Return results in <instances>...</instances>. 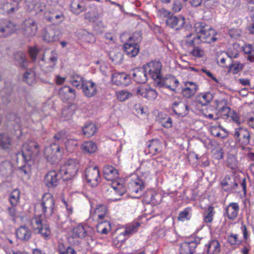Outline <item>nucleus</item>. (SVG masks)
Segmentation results:
<instances>
[{
	"label": "nucleus",
	"mask_w": 254,
	"mask_h": 254,
	"mask_svg": "<svg viewBox=\"0 0 254 254\" xmlns=\"http://www.w3.org/2000/svg\"><path fill=\"white\" fill-rule=\"evenodd\" d=\"M103 175L106 180L112 182V187L117 193L120 195H123L126 191L124 185L116 180L118 177V170L110 165L105 166L103 168Z\"/></svg>",
	"instance_id": "f257e3e1"
},
{
	"label": "nucleus",
	"mask_w": 254,
	"mask_h": 254,
	"mask_svg": "<svg viewBox=\"0 0 254 254\" xmlns=\"http://www.w3.org/2000/svg\"><path fill=\"white\" fill-rule=\"evenodd\" d=\"M194 31L199 35L200 42L210 43L216 40L215 30L202 22H197L193 26Z\"/></svg>",
	"instance_id": "f03ea898"
},
{
	"label": "nucleus",
	"mask_w": 254,
	"mask_h": 254,
	"mask_svg": "<svg viewBox=\"0 0 254 254\" xmlns=\"http://www.w3.org/2000/svg\"><path fill=\"white\" fill-rule=\"evenodd\" d=\"M39 153V146L36 142L33 141H28L25 142L22 148V152L17 153L18 158L21 157L22 159L26 162L33 159Z\"/></svg>",
	"instance_id": "7ed1b4c3"
},
{
	"label": "nucleus",
	"mask_w": 254,
	"mask_h": 254,
	"mask_svg": "<svg viewBox=\"0 0 254 254\" xmlns=\"http://www.w3.org/2000/svg\"><path fill=\"white\" fill-rule=\"evenodd\" d=\"M30 224L32 227L37 231L38 233L41 234L45 238L50 235L51 231L49 225L43 219L42 215H36L30 221Z\"/></svg>",
	"instance_id": "20e7f679"
},
{
	"label": "nucleus",
	"mask_w": 254,
	"mask_h": 254,
	"mask_svg": "<svg viewBox=\"0 0 254 254\" xmlns=\"http://www.w3.org/2000/svg\"><path fill=\"white\" fill-rule=\"evenodd\" d=\"M139 226V224L136 223L126 228L119 229L118 235L114 240V244L119 247H121L131 234L137 231Z\"/></svg>",
	"instance_id": "39448f33"
},
{
	"label": "nucleus",
	"mask_w": 254,
	"mask_h": 254,
	"mask_svg": "<svg viewBox=\"0 0 254 254\" xmlns=\"http://www.w3.org/2000/svg\"><path fill=\"white\" fill-rule=\"evenodd\" d=\"M147 76L150 77L154 81H157L158 85L161 84V70L162 65L161 63L156 61H151L144 65Z\"/></svg>",
	"instance_id": "423d86ee"
},
{
	"label": "nucleus",
	"mask_w": 254,
	"mask_h": 254,
	"mask_svg": "<svg viewBox=\"0 0 254 254\" xmlns=\"http://www.w3.org/2000/svg\"><path fill=\"white\" fill-rule=\"evenodd\" d=\"M78 170V163L75 159H69L59 170L60 173L64 179H70L74 176Z\"/></svg>",
	"instance_id": "0eeeda50"
},
{
	"label": "nucleus",
	"mask_w": 254,
	"mask_h": 254,
	"mask_svg": "<svg viewBox=\"0 0 254 254\" xmlns=\"http://www.w3.org/2000/svg\"><path fill=\"white\" fill-rule=\"evenodd\" d=\"M233 136L235 141L243 148H244L250 143V132L246 127H239L236 128Z\"/></svg>",
	"instance_id": "6e6552de"
},
{
	"label": "nucleus",
	"mask_w": 254,
	"mask_h": 254,
	"mask_svg": "<svg viewBox=\"0 0 254 254\" xmlns=\"http://www.w3.org/2000/svg\"><path fill=\"white\" fill-rule=\"evenodd\" d=\"M61 155V147L56 143H53L45 147L44 155L47 161L52 164L56 163Z\"/></svg>",
	"instance_id": "1a4fd4ad"
},
{
	"label": "nucleus",
	"mask_w": 254,
	"mask_h": 254,
	"mask_svg": "<svg viewBox=\"0 0 254 254\" xmlns=\"http://www.w3.org/2000/svg\"><path fill=\"white\" fill-rule=\"evenodd\" d=\"M130 177L128 183L129 189L131 193L138 194L135 197H139L143 194L142 189L144 187L143 179L137 174H132Z\"/></svg>",
	"instance_id": "9d476101"
},
{
	"label": "nucleus",
	"mask_w": 254,
	"mask_h": 254,
	"mask_svg": "<svg viewBox=\"0 0 254 254\" xmlns=\"http://www.w3.org/2000/svg\"><path fill=\"white\" fill-rule=\"evenodd\" d=\"M87 183L92 187H96L100 182V172L97 166H90L85 171Z\"/></svg>",
	"instance_id": "9b49d317"
},
{
	"label": "nucleus",
	"mask_w": 254,
	"mask_h": 254,
	"mask_svg": "<svg viewBox=\"0 0 254 254\" xmlns=\"http://www.w3.org/2000/svg\"><path fill=\"white\" fill-rule=\"evenodd\" d=\"M40 205L45 216L50 217L52 214L54 208V200L52 194L45 193L43 196Z\"/></svg>",
	"instance_id": "f8f14e48"
},
{
	"label": "nucleus",
	"mask_w": 254,
	"mask_h": 254,
	"mask_svg": "<svg viewBox=\"0 0 254 254\" xmlns=\"http://www.w3.org/2000/svg\"><path fill=\"white\" fill-rule=\"evenodd\" d=\"M54 138L56 141H64L65 148L69 152H71L75 150L78 144L76 140L68 138L67 135L65 134L64 131L59 132L54 135Z\"/></svg>",
	"instance_id": "ddd939ff"
},
{
	"label": "nucleus",
	"mask_w": 254,
	"mask_h": 254,
	"mask_svg": "<svg viewBox=\"0 0 254 254\" xmlns=\"http://www.w3.org/2000/svg\"><path fill=\"white\" fill-rule=\"evenodd\" d=\"M42 60L45 62L44 65V70L46 71H51L57 62V54L54 50L46 51Z\"/></svg>",
	"instance_id": "4468645a"
},
{
	"label": "nucleus",
	"mask_w": 254,
	"mask_h": 254,
	"mask_svg": "<svg viewBox=\"0 0 254 254\" xmlns=\"http://www.w3.org/2000/svg\"><path fill=\"white\" fill-rule=\"evenodd\" d=\"M215 107L217 109V114L219 117L223 119L229 118L232 112L230 108L227 107V101L225 99H216L214 101Z\"/></svg>",
	"instance_id": "2eb2a0df"
},
{
	"label": "nucleus",
	"mask_w": 254,
	"mask_h": 254,
	"mask_svg": "<svg viewBox=\"0 0 254 254\" xmlns=\"http://www.w3.org/2000/svg\"><path fill=\"white\" fill-rule=\"evenodd\" d=\"M37 30V26L32 19L26 20L21 26L22 34L26 37L34 35Z\"/></svg>",
	"instance_id": "dca6fc26"
},
{
	"label": "nucleus",
	"mask_w": 254,
	"mask_h": 254,
	"mask_svg": "<svg viewBox=\"0 0 254 254\" xmlns=\"http://www.w3.org/2000/svg\"><path fill=\"white\" fill-rule=\"evenodd\" d=\"M185 23V18L182 16H175L172 14L168 19H166V23L169 27L175 30L180 29Z\"/></svg>",
	"instance_id": "f3484780"
},
{
	"label": "nucleus",
	"mask_w": 254,
	"mask_h": 254,
	"mask_svg": "<svg viewBox=\"0 0 254 254\" xmlns=\"http://www.w3.org/2000/svg\"><path fill=\"white\" fill-rule=\"evenodd\" d=\"M17 30V26L14 23L3 20L0 23V36H7Z\"/></svg>",
	"instance_id": "a211bd4d"
},
{
	"label": "nucleus",
	"mask_w": 254,
	"mask_h": 254,
	"mask_svg": "<svg viewBox=\"0 0 254 254\" xmlns=\"http://www.w3.org/2000/svg\"><path fill=\"white\" fill-rule=\"evenodd\" d=\"M59 32L52 27L45 28L42 34L43 39L47 43H52L59 39Z\"/></svg>",
	"instance_id": "6ab92c4d"
},
{
	"label": "nucleus",
	"mask_w": 254,
	"mask_h": 254,
	"mask_svg": "<svg viewBox=\"0 0 254 254\" xmlns=\"http://www.w3.org/2000/svg\"><path fill=\"white\" fill-rule=\"evenodd\" d=\"M90 230V228L88 226L80 224L73 228L72 234L74 237L83 239L89 236Z\"/></svg>",
	"instance_id": "aec40b11"
},
{
	"label": "nucleus",
	"mask_w": 254,
	"mask_h": 254,
	"mask_svg": "<svg viewBox=\"0 0 254 254\" xmlns=\"http://www.w3.org/2000/svg\"><path fill=\"white\" fill-rule=\"evenodd\" d=\"M196 246V243L193 241L181 243L179 245V254H192Z\"/></svg>",
	"instance_id": "412c9836"
},
{
	"label": "nucleus",
	"mask_w": 254,
	"mask_h": 254,
	"mask_svg": "<svg viewBox=\"0 0 254 254\" xmlns=\"http://www.w3.org/2000/svg\"><path fill=\"white\" fill-rule=\"evenodd\" d=\"M240 210L239 205L237 202H231L225 208V213L230 220H234L238 216Z\"/></svg>",
	"instance_id": "4be33fe9"
},
{
	"label": "nucleus",
	"mask_w": 254,
	"mask_h": 254,
	"mask_svg": "<svg viewBox=\"0 0 254 254\" xmlns=\"http://www.w3.org/2000/svg\"><path fill=\"white\" fill-rule=\"evenodd\" d=\"M22 0H6L4 3H0V8L9 13L18 9L19 2Z\"/></svg>",
	"instance_id": "5701e85b"
},
{
	"label": "nucleus",
	"mask_w": 254,
	"mask_h": 254,
	"mask_svg": "<svg viewBox=\"0 0 254 254\" xmlns=\"http://www.w3.org/2000/svg\"><path fill=\"white\" fill-rule=\"evenodd\" d=\"M81 89L85 94L89 95H95L99 93V87L91 80H86Z\"/></svg>",
	"instance_id": "b1692460"
},
{
	"label": "nucleus",
	"mask_w": 254,
	"mask_h": 254,
	"mask_svg": "<svg viewBox=\"0 0 254 254\" xmlns=\"http://www.w3.org/2000/svg\"><path fill=\"white\" fill-rule=\"evenodd\" d=\"M112 81L117 85H127L130 82L129 76L125 73H115L113 74Z\"/></svg>",
	"instance_id": "393cba45"
},
{
	"label": "nucleus",
	"mask_w": 254,
	"mask_h": 254,
	"mask_svg": "<svg viewBox=\"0 0 254 254\" xmlns=\"http://www.w3.org/2000/svg\"><path fill=\"white\" fill-rule=\"evenodd\" d=\"M67 79L73 86L80 89L82 88L86 81L82 76L75 72H72L67 76Z\"/></svg>",
	"instance_id": "a878e982"
},
{
	"label": "nucleus",
	"mask_w": 254,
	"mask_h": 254,
	"mask_svg": "<svg viewBox=\"0 0 254 254\" xmlns=\"http://www.w3.org/2000/svg\"><path fill=\"white\" fill-rule=\"evenodd\" d=\"M172 108L174 113L179 117H184L188 113V106L182 102L175 101L173 103Z\"/></svg>",
	"instance_id": "bb28decb"
},
{
	"label": "nucleus",
	"mask_w": 254,
	"mask_h": 254,
	"mask_svg": "<svg viewBox=\"0 0 254 254\" xmlns=\"http://www.w3.org/2000/svg\"><path fill=\"white\" fill-rule=\"evenodd\" d=\"M58 173L55 171H49L46 175L44 182L49 188L54 187L58 184Z\"/></svg>",
	"instance_id": "cd10ccee"
},
{
	"label": "nucleus",
	"mask_w": 254,
	"mask_h": 254,
	"mask_svg": "<svg viewBox=\"0 0 254 254\" xmlns=\"http://www.w3.org/2000/svg\"><path fill=\"white\" fill-rule=\"evenodd\" d=\"M16 235L20 240L27 241L31 237L32 232L28 227L21 226L16 230Z\"/></svg>",
	"instance_id": "c85d7f7f"
},
{
	"label": "nucleus",
	"mask_w": 254,
	"mask_h": 254,
	"mask_svg": "<svg viewBox=\"0 0 254 254\" xmlns=\"http://www.w3.org/2000/svg\"><path fill=\"white\" fill-rule=\"evenodd\" d=\"M144 67L136 68L133 70L132 76L134 80L138 83H145L148 78Z\"/></svg>",
	"instance_id": "c756f323"
},
{
	"label": "nucleus",
	"mask_w": 254,
	"mask_h": 254,
	"mask_svg": "<svg viewBox=\"0 0 254 254\" xmlns=\"http://www.w3.org/2000/svg\"><path fill=\"white\" fill-rule=\"evenodd\" d=\"M184 41L185 44L188 46H193L201 43L198 34L194 31L193 29V32L186 35Z\"/></svg>",
	"instance_id": "7c9ffc66"
},
{
	"label": "nucleus",
	"mask_w": 254,
	"mask_h": 254,
	"mask_svg": "<svg viewBox=\"0 0 254 254\" xmlns=\"http://www.w3.org/2000/svg\"><path fill=\"white\" fill-rule=\"evenodd\" d=\"M12 144V140L8 133H0V149L8 150Z\"/></svg>",
	"instance_id": "2f4dec72"
},
{
	"label": "nucleus",
	"mask_w": 254,
	"mask_h": 254,
	"mask_svg": "<svg viewBox=\"0 0 254 254\" xmlns=\"http://www.w3.org/2000/svg\"><path fill=\"white\" fill-rule=\"evenodd\" d=\"M124 48L125 53L130 57L136 56L139 52V46L136 43L128 41L124 44Z\"/></svg>",
	"instance_id": "473e14b6"
},
{
	"label": "nucleus",
	"mask_w": 254,
	"mask_h": 254,
	"mask_svg": "<svg viewBox=\"0 0 254 254\" xmlns=\"http://www.w3.org/2000/svg\"><path fill=\"white\" fill-rule=\"evenodd\" d=\"M210 131L212 135L221 138H224L228 136L226 130L220 125L211 126Z\"/></svg>",
	"instance_id": "72a5a7b5"
},
{
	"label": "nucleus",
	"mask_w": 254,
	"mask_h": 254,
	"mask_svg": "<svg viewBox=\"0 0 254 254\" xmlns=\"http://www.w3.org/2000/svg\"><path fill=\"white\" fill-rule=\"evenodd\" d=\"M205 247L208 254H218L221 250L220 243L216 240L209 241Z\"/></svg>",
	"instance_id": "f704fd0d"
},
{
	"label": "nucleus",
	"mask_w": 254,
	"mask_h": 254,
	"mask_svg": "<svg viewBox=\"0 0 254 254\" xmlns=\"http://www.w3.org/2000/svg\"><path fill=\"white\" fill-rule=\"evenodd\" d=\"M82 130L84 135L87 137H90L96 133L97 127L95 124L88 123L82 127Z\"/></svg>",
	"instance_id": "c9c22d12"
},
{
	"label": "nucleus",
	"mask_w": 254,
	"mask_h": 254,
	"mask_svg": "<svg viewBox=\"0 0 254 254\" xmlns=\"http://www.w3.org/2000/svg\"><path fill=\"white\" fill-rule=\"evenodd\" d=\"M149 152L152 155H155L161 152V142L157 139H153L148 145Z\"/></svg>",
	"instance_id": "e433bc0d"
},
{
	"label": "nucleus",
	"mask_w": 254,
	"mask_h": 254,
	"mask_svg": "<svg viewBox=\"0 0 254 254\" xmlns=\"http://www.w3.org/2000/svg\"><path fill=\"white\" fill-rule=\"evenodd\" d=\"M12 166L8 161H4L0 164V175L6 178L12 174Z\"/></svg>",
	"instance_id": "4c0bfd02"
},
{
	"label": "nucleus",
	"mask_w": 254,
	"mask_h": 254,
	"mask_svg": "<svg viewBox=\"0 0 254 254\" xmlns=\"http://www.w3.org/2000/svg\"><path fill=\"white\" fill-rule=\"evenodd\" d=\"M81 149L85 153L91 154L97 151V146L92 141H85L82 144Z\"/></svg>",
	"instance_id": "58836bf2"
},
{
	"label": "nucleus",
	"mask_w": 254,
	"mask_h": 254,
	"mask_svg": "<svg viewBox=\"0 0 254 254\" xmlns=\"http://www.w3.org/2000/svg\"><path fill=\"white\" fill-rule=\"evenodd\" d=\"M109 57L112 61L116 64H121L123 60V55L121 50L118 48L110 51Z\"/></svg>",
	"instance_id": "ea45409f"
},
{
	"label": "nucleus",
	"mask_w": 254,
	"mask_h": 254,
	"mask_svg": "<svg viewBox=\"0 0 254 254\" xmlns=\"http://www.w3.org/2000/svg\"><path fill=\"white\" fill-rule=\"evenodd\" d=\"M107 209L105 205H101L97 207L93 214L94 219L97 220H102L107 215Z\"/></svg>",
	"instance_id": "a19ab883"
},
{
	"label": "nucleus",
	"mask_w": 254,
	"mask_h": 254,
	"mask_svg": "<svg viewBox=\"0 0 254 254\" xmlns=\"http://www.w3.org/2000/svg\"><path fill=\"white\" fill-rule=\"evenodd\" d=\"M96 226L97 231L98 233L102 234H107L111 230V224L108 221H100Z\"/></svg>",
	"instance_id": "79ce46f5"
},
{
	"label": "nucleus",
	"mask_w": 254,
	"mask_h": 254,
	"mask_svg": "<svg viewBox=\"0 0 254 254\" xmlns=\"http://www.w3.org/2000/svg\"><path fill=\"white\" fill-rule=\"evenodd\" d=\"M70 9L73 13L77 15L84 11L85 8L79 0H72L70 4Z\"/></svg>",
	"instance_id": "37998d69"
},
{
	"label": "nucleus",
	"mask_w": 254,
	"mask_h": 254,
	"mask_svg": "<svg viewBox=\"0 0 254 254\" xmlns=\"http://www.w3.org/2000/svg\"><path fill=\"white\" fill-rule=\"evenodd\" d=\"M221 185L225 190L231 191L237 187L238 184L235 181L232 182L230 178H228L222 181Z\"/></svg>",
	"instance_id": "c03bdc74"
},
{
	"label": "nucleus",
	"mask_w": 254,
	"mask_h": 254,
	"mask_svg": "<svg viewBox=\"0 0 254 254\" xmlns=\"http://www.w3.org/2000/svg\"><path fill=\"white\" fill-rule=\"evenodd\" d=\"M76 106L74 104H71L66 108H64L62 111V117L64 120H69L74 114Z\"/></svg>",
	"instance_id": "a18cd8bd"
},
{
	"label": "nucleus",
	"mask_w": 254,
	"mask_h": 254,
	"mask_svg": "<svg viewBox=\"0 0 254 254\" xmlns=\"http://www.w3.org/2000/svg\"><path fill=\"white\" fill-rule=\"evenodd\" d=\"M23 79L29 85L35 83L36 77L34 71L31 69H27L23 75Z\"/></svg>",
	"instance_id": "49530a36"
},
{
	"label": "nucleus",
	"mask_w": 254,
	"mask_h": 254,
	"mask_svg": "<svg viewBox=\"0 0 254 254\" xmlns=\"http://www.w3.org/2000/svg\"><path fill=\"white\" fill-rule=\"evenodd\" d=\"M242 48L248 60L254 62V48L253 46L251 44H246Z\"/></svg>",
	"instance_id": "de8ad7c7"
},
{
	"label": "nucleus",
	"mask_w": 254,
	"mask_h": 254,
	"mask_svg": "<svg viewBox=\"0 0 254 254\" xmlns=\"http://www.w3.org/2000/svg\"><path fill=\"white\" fill-rule=\"evenodd\" d=\"M136 93L138 94H140L141 95H154L156 93V91L151 88L150 86L147 85H144L142 87H138L136 89Z\"/></svg>",
	"instance_id": "09e8293b"
},
{
	"label": "nucleus",
	"mask_w": 254,
	"mask_h": 254,
	"mask_svg": "<svg viewBox=\"0 0 254 254\" xmlns=\"http://www.w3.org/2000/svg\"><path fill=\"white\" fill-rule=\"evenodd\" d=\"M185 87L183 91L189 94V95H193L197 90L198 87L195 83L193 82H187L185 83Z\"/></svg>",
	"instance_id": "8fccbe9b"
},
{
	"label": "nucleus",
	"mask_w": 254,
	"mask_h": 254,
	"mask_svg": "<svg viewBox=\"0 0 254 254\" xmlns=\"http://www.w3.org/2000/svg\"><path fill=\"white\" fill-rule=\"evenodd\" d=\"M215 214V211L213 207L211 206H208L207 209L203 213V221L205 223H211L213 219Z\"/></svg>",
	"instance_id": "3c124183"
},
{
	"label": "nucleus",
	"mask_w": 254,
	"mask_h": 254,
	"mask_svg": "<svg viewBox=\"0 0 254 254\" xmlns=\"http://www.w3.org/2000/svg\"><path fill=\"white\" fill-rule=\"evenodd\" d=\"M191 217V209L190 207L186 208L180 212L178 217V220L182 222L189 220Z\"/></svg>",
	"instance_id": "603ef678"
},
{
	"label": "nucleus",
	"mask_w": 254,
	"mask_h": 254,
	"mask_svg": "<svg viewBox=\"0 0 254 254\" xmlns=\"http://www.w3.org/2000/svg\"><path fill=\"white\" fill-rule=\"evenodd\" d=\"M20 191L15 189L13 190L10 194L9 200L10 204L13 206H16L19 200Z\"/></svg>",
	"instance_id": "864d4df0"
},
{
	"label": "nucleus",
	"mask_w": 254,
	"mask_h": 254,
	"mask_svg": "<svg viewBox=\"0 0 254 254\" xmlns=\"http://www.w3.org/2000/svg\"><path fill=\"white\" fill-rule=\"evenodd\" d=\"M162 117L159 118L158 120L159 121V123L163 126L164 127L166 128H170L172 126V119L165 115H161Z\"/></svg>",
	"instance_id": "5fc2aeb1"
},
{
	"label": "nucleus",
	"mask_w": 254,
	"mask_h": 254,
	"mask_svg": "<svg viewBox=\"0 0 254 254\" xmlns=\"http://www.w3.org/2000/svg\"><path fill=\"white\" fill-rule=\"evenodd\" d=\"M238 235L231 234L228 236L227 241L232 246H239L241 243V240L239 238Z\"/></svg>",
	"instance_id": "6e6d98bb"
},
{
	"label": "nucleus",
	"mask_w": 254,
	"mask_h": 254,
	"mask_svg": "<svg viewBox=\"0 0 254 254\" xmlns=\"http://www.w3.org/2000/svg\"><path fill=\"white\" fill-rule=\"evenodd\" d=\"M59 254H76L75 251L71 247H64L62 244H60L59 246Z\"/></svg>",
	"instance_id": "4d7b16f0"
},
{
	"label": "nucleus",
	"mask_w": 254,
	"mask_h": 254,
	"mask_svg": "<svg viewBox=\"0 0 254 254\" xmlns=\"http://www.w3.org/2000/svg\"><path fill=\"white\" fill-rule=\"evenodd\" d=\"M46 18L50 22L58 23L64 19V16L63 13H54L50 17H46Z\"/></svg>",
	"instance_id": "13d9d810"
},
{
	"label": "nucleus",
	"mask_w": 254,
	"mask_h": 254,
	"mask_svg": "<svg viewBox=\"0 0 254 254\" xmlns=\"http://www.w3.org/2000/svg\"><path fill=\"white\" fill-rule=\"evenodd\" d=\"M136 110L139 117L143 119V120L147 118L149 112L147 107L137 106L136 107Z\"/></svg>",
	"instance_id": "bf43d9fd"
},
{
	"label": "nucleus",
	"mask_w": 254,
	"mask_h": 254,
	"mask_svg": "<svg viewBox=\"0 0 254 254\" xmlns=\"http://www.w3.org/2000/svg\"><path fill=\"white\" fill-rule=\"evenodd\" d=\"M79 33L81 34V38L85 41L92 43L95 40L94 36L85 30H81Z\"/></svg>",
	"instance_id": "052dcab7"
},
{
	"label": "nucleus",
	"mask_w": 254,
	"mask_h": 254,
	"mask_svg": "<svg viewBox=\"0 0 254 254\" xmlns=\"http://www.w3.org/2000/svg\"><path fill=\"white\" fill-rule=\"evenodd\" d=\"M223 5L229 8H235L240 4V0H222Z\"/></svg>",
	"instance_id": "680f3d73"
},
{
	"label": "nucleus",
	"mask_w": 254,
	"mask_h": 254,
	"mask_svg": "<svg viewBox=\"0 0 254 254\" xmlns=\"http://www.w3.org/2000/svg\"><path fill=\"white\" fill-rule=\"evenodd\" d=\"M14 59L20 66H24V63L26 61V57L23 53L19 52L15 53L14 54Z\"/></svg>",
	"instance_id": "e2e57ef3"
},
{
	"label": "nucleus",
	"mask_w": 254,
	"mask_h": 254,
	"mask_svg": "<svg viewBox=\"0 0 254 254\" xmlns=\"http://www.w3.org/2000/svg\"><path fill=\"white\" fill-rule=\"evenodd\" d=\"M18 175L22 178H28L30 172V168L26 165H23L17 170Z\"/></svg>",
	"instance_id": "0e129e2a"
},
{
	"label": "nucleus",
	"mask_w": 254,
	"mask_h": 254,
	"mask_svg": "<svg viewBox=\"0 0 254 254\" xmlns=\"http://www.w3.org/2000/svg\"><path fill=\"white\" fill-rule=\"evenodd\" d=\"M212 96H196V103L202 106L207 105L211 100Z\"/></svg>",
	"instance_id": "69168bd1"
},
{
	"label": "nucleus",
	"mask_w": 254,
	"mask_h": 254,
	"mask_svg": "<svg viewBox=\"0 0 254 254\" xmlns=\"http://www.w3.org/2000/svg\"><path fill=\"white\" fill-rule=\"evenodd\" d=\"M172 14V13L170 11L164 8L159 9L157 11V16L160 18H166L168 19Z\"/></svg>",
	"instance_id": "338daca9"
},
{
	"label": "nucleus",
	"mask_w": 254,
	"mask_h": 254,
	"mask_svg": "<svg viewBox=\"0 0 254 254\" xmlns=\"http://www.w3.org/2000/svg\"><path fill=\"white\" fill-rule=\"evenodd\" d=\"M243 65L239 62L233 63L230 67V70L234 73H237L242 69Z\"/></svg>",
	"instance_id": "774afa93"
}]
</instances>
